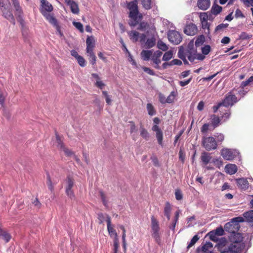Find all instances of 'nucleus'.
<instances>
[{
	"label": "nucleus",
	"mask_w": 253,
	"mask_h": 253,
	"mask_svg": "<svg viewBox=\"0 0 253 253\" xmlns=\"http://www.w3.org/2000/svg\"><path fill=\"white\" fill-rule=\"evenodd\" d=\"M102 94L104 95V96L105 98V100L108 105H110L112 102V100L111 99L109 95L108 94V92L107 91H102Z\"/></svg>",
	"instance_id": "54"
},
{
	"label": "nucleus",
	"mask_w": 253,
	"mask_h": 253,
	"mask_svg": "<svg viewBox=\"0 0 253 253\" xmlns=\"http://www.w3.org/2000/svg\"><path fill=\"white\" fill-rule=\"evenodd\" d=\"M191 80H192V78H189V79H188L186 81H179V84L181 86L183 87V86H185V85H187L188 84H189L190 83V82L191 81Z\"/></svg>",
	"instance_id": "63"
},
{
	"label": "nucleus",
	"mask_w": 253,
	"mask_h": 253,
	"mask_svg": "<svg viewBox=\"0 0 253 253\" xmlns=\"http://www.w3.org/2000/svg\"><path fill=\"white\" fill-rule=\"evenodd\" d=\"M175 96L176 94L175 92L172 91L167 98V102L168 103H171L173 102L174 100Z\"/></svg>",
	"instance_id": "51"
},
{
	"label": "nucleus",
	"mask_w": 253,
	"mask_h": 253,
	"mask_svg": "<svg viewBox=\"0 0 253 253\" xmlns=\"http://www.w3.org/2000/svg\"><path fill=\"white\" fill-rule=\"evenodd\" d=\"M32 203L38 209H40L41 207L42 204L37 198L32 201Z\"/></svg>",
	"instance_id": "64"
},
{
	"label": "nucleus",
	"mask_w": 253,
	"mask_h": 253,
	"mask_svg": "<svg viewBox=\"0 0 253 253\" xmlns=\"http://www.w3.org/2000/svg\"><path fill=\"white\" fill-rule=\"evenodd\" d=\"M75 27L78 29L80 32H83L84 29H83V26L82 24L79 22H74L73 23Z\"/></svg>",
	"instance_id": "59"
},
{
	"label": "nucleus",
	"mask_w": 253,
	"mask_h": 253,
	"mask_svg": "<svg viewBox=\"0 0 253 253\" xmlns=\"http://www.w3.org/2000/svg\"><path fill=\"white\" fill-rule=\"evenodd\" d=\"M46 184L48 188L51 192L54 190V184L52 182L51 178L49 173H46Z\"/></svg>",
	"instance_id": "34"
},
{
	"label": "nucleus",
	"mask_w": 253,
	"mask_h": 253,
	"mask_svg": "<svg viewBox=\"0 0 253 253\" xmlns=\"http://www.w3.org/2000/svg\"><path fill=\"white\" fill-rule=\"evenodd\" d=\"M212 157L211 154L206 152H203L201 154V160L204 165H207L211 160Z\"/></svg>",
	"instance_id": "26"
},
{
	"label": "nucleus",
	"mask_w": 253,
	"mask_h": 253,
	"mask_svg": "<svg viewBox=\"0 0 253 253\" xmlns=\"http://www.w3.org/2000/svg\"><path fill=\"white\" fill-rule=\"evenodd\" d=\"M41 2L42 6L41 11L42 14L43 12L48 13L53 10L52 5L46 0H41Z\"/></svg>",
	"instance_id": "20"
},
{
	"label": "nucleus",
	"mask_w": 253,
	"mask_h": 253,
	"mask_svg": "<svg viewBox=\"0 0 253 253\" xmlns=\"http://www.w3.org/2000/svg\"><path fill=\"white\" fill-rule=\"evenodd\" d=\"M198 32L196 25L192 23L187 24L184 28V32L188 36L195 35Z\"/></svg>",
	"instance_id": "16"
},
{
	"label": "nucleus",
	"mask_w": 253,
	"mask_h": 253,
	"mask_svg": "<svg viewBox=\"0 0 253 253\" xmlns=\"http://www.w3.org/2000/svg\"><path fill=\"white\" fill-rule=\"evenodd\" d=\"M200 19L202 24V28L208 30V33H210V24L208 22V15L206 13H201L200 14Z\"/></svg>",
	"instance_id": "18"
},
{
	"label": "nucleus",
	"mask_w": 253,
	"mask_h": 253,
	"mask_svg": "<svg viewBox=\"0 0 253 253\" xmlns=\"http://www.w3.org/2000/svg\"><path fill=\"white\" fill-rule=\"evenodd\" d=\"M42 15L51 24L56 28L58 31L60 30V26L57 20L52 15L45 12H43Z\"/></svg>",
	"instance_id": "17"
},
{
	"label": "nucleus",
	"mask_w": 253,
	"mask_h": 253,
	"mask_svg": "<svg viewBox=\"0 0 253 253\" xmlns=\"http://www.w3.org/2000/svg\"><path fill=\"white\" fill-rule=\"evenodd\" d=\"M241 247L236 246L235 244H230L227 247L219 248L220 253H240L243 251L241 250Z\"/></svg>",
	"instance_id": "13"
},
{
	"label": "nucleus",
	"mask_w": 253,
	"mask_h": 253,
	"mask_svg": "<svg viewBox=\"0 0 253 253\" xmlns=\"http://www.w3.org/2000/svg\"><path fill=\"white\" fill-rule=\"evenodd\" d=\"M172 52L171 51H168L165 53L163 57V60L169 61L172 57Z\"/></svg>",
	"instance_id": "45"
},
{
	"label": "nucleus",
	"mask_w": 253,
	"mask_h": 253,
	"mask_svg": "<svg viewBox=\"0 0 253 253\" xmlns=\"http://www.w3.org/2000/svg\"><path fill=\"white\" fill-rule=\"evenodd\" d=\"M214 232L217 236H222L224 234V230L223 228L220 226L217 228L214 231Z\"/></svg>",
	"instance_id": "57"
},
{
	"label": "nucleus",
	"mask_w": 253,
	"mask_h": 253,
	"mask_svg": "<svg viewBox=\"0 0 253 253\" xmlns=\"http://www.w3.org/2000/svg\"><path fill=\"white\" fill-rule=\"evenodd\" d=\"M211 125L213 126L214 128L217 127L219 126V124L220 122V119L219 117L212 115L211 116Z\"/></svg>",
	"instance_id": "31"
},
{
	"label": "nucleus",
	"mask_w": 253,
	"mask_h": 253,
	"mask_svg": "<svg viewBox=\"0 0 253 253\" xmlns=\"http://www.w3.org/2000/svg\"><path fill=\"white\" fill-rule=\"evenodd\" d=\"M95 86H96L98 88L102 89L105 85V84H104L102 81L101 80L100 81H96L95 84Z\"/></svg>",
	"instance_id": "61"
},
{
	"label": "nucleus",
	"mask_w": 253,
	"mask_h": 253,
	"mask_svg": "<svg viewBox=\"0 0 253 253\" xmlns=\"http://www.w3.org/2000/svg\"><path fill=\"white\" fill-rule=\"evenodd\" d=\"M0 237L3 239L6 243L8 242L11 238V235L6 231H5L4 233L1 234Z\"/></svg>",
	"instance_id": "47"
},
{
	"label": "nucleus",
	"mask_w": 253,
	"mask_h": 253,
	"mask_svg": "<svg viewBox=\"0 0 253 253\" xmlns=\"http://www.w3.org/2000/svg\"><path fill=\"white\" fill-rule=\"evenodd\" d=\"M127 8L129 10L128 24L130 27H134L138 25L137 29H142V14L139 12L137 0H134L128 3Z\"/></svg>",
	"instance_id": "2"
},
{
	"label": "nucleus",
	"mask_w": 253,
	"mask_h": 253,
	"mask_svg": "<svg viewBox=\"0 0 253 253\" xmlns=\"http://www.w3.org/2000/svg\"><path fill=\"white\" fill-rule=\"evenodd\" d=\"M14 14L18 22L22 27H23L25 25V21L23 18L24 12L22 6L19 4L18 6L14 7Z\"/></svg>",
	"instance_id": "14"
},
{
	"label": "nucleus",
	"mask_w": 253,
	"mask_h": 253,
	"mask_svg": "<svg viewBox=\"0 0 253 253\" xmlns=\"http://www.w3.org/2000/svg\"><path fill=\"white\" fill-rule=\"evenodd\" d=\"M210 236V239L212 241H216L217 240V238L216 237V234H215L214 231H211L208 234Z\"/></svg>",
	"instance_id": "60"
},
{
	"label": "nucleus",
	"mask_w": 253,
	"mask_h": 253,
	"mask_svg": "<svg viewBox=\"0 0 253 253\" xmlns=\"http://www.w3.org/2000/svg\"><path fill=\"white\" fill-rule=\"evenodd\" d=\"M143 48L149 49L154 47L157 35L154 24L143 22Z\"/></svg>",
	"instance_id": "3"
},
{
	"label": "nucleus",
	"mask_w": 253,
	"mask_h": 253,
	"mask_svg": "<svg viewBox=\"0 0 253 253\" xmlns=\"http://www.w3.org/2000/svg\"><path fill=\"white\" fill-rule=\"evenodd\" d=\"M221 155L223 159L228 161H232L237 157L239 153L235 149L224 148L221 150Z\"/></svg>",
	"instance_id": "8"
},
{
	"label": "nucleus",
	"mask_w": 253,
	"mask_h": 253,
	"mask_svg": "<svg viewBox=\"0 0 253 253\" xmlns=\"http://www.w3.org/2000/svg\"><path fill=\"white\" fill-rule=\"evenodd\" d=\"M175 198L177 200H181L183 198V195L180 190L176 189L175 191Z\"/></svg>",
	"instance_id": "55"
},
{
	"label": "nucleus",
	"mask_w": 253,
	"mask_h": 253,
	"mask_svg": "<svg viewBox=\"0 0 253 253\" xmlns=\"http://www.w3.org/2000/svg\"><path fill=\"white\" fill-rule=\"evenodd\" d=\"M153 55V52L152 50H143V60H148L150 57Z\"/></svg>",
	"instance_id": "43"
},
{
	"label": "nucleus",
	"mask_w": 253,
	"mask_h": 253,
	"mask_svg": "<svg viewBox=\"0 0 253 253\" xmlns=\"http://www.w3.org/2000/svg\"><path fill=\"white\" fill-rule=\"evenodd\" d=\"M168 37L169 41L174 44H178L182 39L181 34L175 30L169 31Z\"/></svg>",
	"instance_id": "10"
},
{
	"label": "nucleus",
	"mask_w": 253,
	"mask_h": 253,
	"mask_svg": "<svg viewBox=\"0 0 253 253\" xmlns=\"http://www.w3.org/2000/svg\"><path fill=\"white\" fill-rule=\"evenodd\" d=\"M231 241L232 242L231 244H235L236 246H240L241 247V250H243L245 247V244L243 242V237L241 233L236 232L232 234Z\"/></svg>",
	"instance_id": "12"
},
{
	"label": "nucleus",
	"mask_w": 253,
	"mask_h": 253,
	"mask_svg": "<svg viewBox=\"0 0 253 253\" xmlns=\"http://www.w3.org/2000/svg\"><path fill=\"white\" fill-rule=\"evenodd\" d=\"M128 35L130 39L133 42H136L140 39V41L142 40V37L140 36V34L136 31H131L128 32Z\"/></svg>",
	"instance_id": "24"
},
{
	"label": "nucleus",
	"mask_w": 253,
	"mask_h": 253,
	"mask_svg": "<svg viewBox=\"0 0 253 253\" xmlns=\"http://www.w3.org/2000/svg\"><path fill=\"white\" fill-rule=\"evenodd\" d=\"M65 153L67 156H71L74 155V153L71 150L68 149L65 146L61 149Z\"/></svg>",
	"instance_id": "58"
},
{
	"label": "nucleus",
	"mask_w": 253,
	"mask_h": 253,
	"mask_svg": "<svg viewBox=\"0 0 253 253\" xmlns=\"http://www.w3.org/2000/svg\"><path fill=\"white\" fill-rule=\"evenodd\" d=\"M153 2L152 0H143V8L146 9H150L152 8Z\"/></svg>",
	"instance_id": "42"
},
{
	"label": "nucleus",
	"mask_w": 253,
	"mask_h": 253,
	"mask_svg": "<svg viewBox=\"0 0 253 253\" xmlns=\"http://www.w3.org/2000/svg\"><path fill=\"white\" fill-rule=\"evenodd\" d=\"M253 82V76H252L246 81H243L241 83L240 86L242 87L245 88L246 86L249 85Z\"/></svg>",
	"instance_id": "44"
},
{
	"label": "nucleus",
	"mask_w": 253,
	"mask_h": 253,
	"mask_svg": "<svg viewBox=\"0 0 253 253\" xmlns=\"http://www.w3.org/2000/svg\"><path fill=\"white\" fill-rule=\"evenodd\" d=\"M77 60L79 64L81 67H84L86 65L85 60L82 56L80 55L79 57H78V58L77 59Z\"/></svg>",
	"instance_id": "53"
},
{
	"label": "nucleus",
	"mask_w": 253,
	"mask_h": 253,
	"mask_svg": "<svg viewBox=\"0 0 253 253\" xmlns=\"http://www.w3.org/2000/svg\"><path fill=\"white\" fill-rule=\"evenodd\" d=\"M146 108L148 113L150 116H154L156 114V111L152 104L148 103Z\"/></svg>",
	"instance_id": "37"
},
{
	"label": "nucleus",
	"mask_w": 253,
	"mask_h": 253,
	"mask_svg": "<svg viewBox=\"0 0 253 253\" xmlns=\"http://www.w3.org/2000/svg\"><path fill=\"white\" fill-rule=\"evenodd\" d=\"M199 238L198 235H196L194 236V237L191 240L190 243L188 244L187 248L188 249H190L191 247H192L194 244L198 241Z\"/></svg>",
	"instance_id": "46"
},
{
	"label": "nucleus",
	"mask_w": 253,
	"mask_h": 253,
	"mask_svg": "<svg viewBox=\"0 0 253 253\" xmlns=\"http://www.w3.org/2000/svg\"><path fill=\"white\" fill-rule=\"evenodd\" d=\"M120 228L123 231V234H122V240H123V247L124 248H126V229L125 228V227L123 225H121L120 226Z\"/></svg>",
	"instance_id": "52"
},
{
	"label": "nucleus",
	"mask_w": 253,
	"mask_h": 253,
	"mask_svg": "<svg viewBox=\"0 0 253 253\" xmlns=\"http://www.w3.org/2000/svg\"><path fill=\"white\" fill-rule=\"evenodd\" d=\"M151 228H152V236L155 239V241L158 244L161 243L160 237V228L159 226V221L157 219L152 216L151 217Z\"/></svg>",
	"instance_id": "5"
},
{
	"label": "nucleus",
	"mask_w": 253,
	"mask_h": 253,
	"mask_svg": "<svg viewBox=\"0 0 253 253\" xmlns=\"http://www.w3.org/2000/svg\"><path fill=\"white\" fill-rule=\"evenodd\" d=\"M202 146L207 151L215 150L217 148V142L212 136L204 137L202 141Z\"/></svg>",
	"instance_id": "7"
},
{
	"label": "nucleus",
	"mask_w": 253,
	"mask_h": 253,
	"mask_svg": "<svg viewBox=\"0 0 253 253\" xmlns=\"http://www.w3.org/2000/svg\"><path fill=\"white\" fill-rule=\"evenodd\" d=\"M238 101L237 97L234 94L233 91L231 90L228 92L224 99L222 101L223 106L225 107H228L229 106H232L235 103Z\"/></svg>",
	"instance_id": "11"
},
{
	"label": "nucleus",
	"mask_w": 253,
	"mask_h": 253,
	"mask_svg": "<svg viewBox=\"0 0 253 253\" xmlns=\"http://www.w3.org/2000/svg\"><path fill=\"white\" fill-rule=\"evenodd\" d=\"M211 49V46L209 45H206L203 47L201 49L202 53L201 54L204 55L205 56L208 55L210 52Z\"/></svg>",
	"instance_id": "50"
},
{
	"label": "nucleus",
	"mask_w": 253,
	"mask_h": 253,
	"mask_svg": "<svg viewBox=\"0 0 253 253\" xmlns=\"http://www.w3.org/2000/svg\"><path fill=\"white\" fill-rule=\"evenodd\" d=\"M243 216L248 222H253V210L245 212Z\"/></svg>",
	"instance_id": "38"
},
{
	"label": "nucleus",
	"mask_w": 253,
	"mask_h": 253,
	"mask_svg": "<svg viewBox=\"0 0 253 253\" xmlns=\"http://www.w3.org/2000/svg\"><path fill=\"white\" fill-rule=\"evenodd\" d=\"M231 221L234 222L235 223L237 224H240V222H243L245 221L244 218L241 216H238L235 218H233Z\"/></svg>",
	"instance_id": "56"
},
{
	"label": "nucleus",
	"mask_w": 253,
	"mask_h": 253,
	"mask_svg": "<svg viewBox=\"0 0 253 253\" xmlns=\"http://www.w3.org/2000/svg\"><path fill=\"white\" fill-rule=\"evenodd\" d=\"M106 222L107 226V230L110 236H114L115 238H117V234L116 230L111 226V220L110 217L107 215L106 216Z\"/></svg>",
	"instance_id": "21"
},
{
	"label": "nucleus",
	"mask_w": 253,
	"mask_h": 253,
	"mask_svg": "<svg viewBox=\"0 0 253 253\" xmlns=\"http://www.w3.org/2000/svg\"><path fill=\"white\" fill-rule=\"evenodd\" d=\"M72 12L75 14L79 13V8L78 4L76 2H72V3L69 5Z\"/></svg>",
	"instance_id": "36"
},
{
	"label": "nucleus",
	"mask_w": 253,
	"mask_h": 253,
	"mask_svg": "<svg viewBox=\"0 0 253 253\" xmlns=\"http://www.w3.org/2000/svg\"><path fill=\"white\" fill-rule=\"evenodd\" d=\"M228 24H220L215 28V31L216 32L223 28H226L228 26Z\"/></svg>",
	"instance_id": "62"
},
{
	"label": "nucleus",
	"mask_w": 253,
	"mask_h": 253,
	"mask_svg": "<svg viewBox=\"0 0 253 253\" xmlns=\"http://www.w3.org/2000/svg\"><path fill=\"white\" fill-rule=\"evenodd\" d=\"M0 8L2 16L13 25L15 24V19L12 14L8 0H0Z\"/></svg>",
	"instance_id": "4"
},
{
	"label": "nucleus",
	"mask_w": 253,
	"mask_h": 253,
	"mask_svg": "<svg viewBox=\"0 0 253 253\" xmlns=\"http://www.w3.org/2000/svg\"><path fill=\"white\" fill-rule=\"evenodd\" d=\"M163 53L160 50H157L154 52L152 56V60L157 65H159L161 63L160 57H161Z\"/></svg>",
	"instance_id": "27"
},
{
	"label": "nucleus",
	"mask_w": 253,
	"mask_h": 253,
	"mask_svg": "<svg viewBox=\"0 0 253 253\" xmlns=\"http://www.w3.org/2000/svg\"><path fill=\"white\" fill-rule=\"evenodd\" d=\"M222 10V7L218 5H213L211 9V13L214 15H217Z\"/></svg>",
	"instance_id": "41"
},
{
	"label": "nucleus",
	"mask_w": 253,
	"mask_h": 253,
	"mask_svg": "<svg viewBox=\"0 0 253 253\" xmlns=\"http://www.w3.org/2000/svg\"><path fill=\"white\" fill-rule=\"evenodd\" d=\"M86 51H93L95 47V41L92 36L88 37L86 41Z\"/></svg>",
	"instance_id": "22"
},
{
	"label": "nucleus",
	"mask_w": 253,
	"mask_h": 253,
	"mask_svg": "<svg viewBox=\"0 0 253 253\" xmlns=\"http://www.w3.org/2000/svg\"><path fill=\"white\" fill-rule=\"evenodd\" d=\"M240 228V224H237L232 221L226 223L224 225V230L231 234L238 232Z\"/></svg>",
	"instance_id": "15"
},
{
	"label": "nucleus",
	"mask_w": 253,
	"mask_h": 253,
	"mask_svg": "<svg viewBox=\"0 0 253 253\" xmlns=\"http://www.w3.org/2000/svg\"><path fill=\"white\" fill-rule=\"evenodd\" d=\"M87 56L88 57V59L89 60L90 63L94 65L96 63V57L93 52V51H87L86 52Z\"/></svg>",
	"instance_id": "32"
},
{
	"label": "nucleus",
	"mask_w": 253,
	"mask_h": 253,
	"mask_svg": "<svg viewBox=\"0 0 253 253\" xmlns=\"http://www.w3.org/2000/svg\"><path fill=\"white\" fill-rule=\"evenodd\" d=\"M56 142L57 143V147L60 149L61 150L65 147V145L63 141H62L60 137L57 133H56Z\"/></svg>",
	"instance_id": "40"
},
{
	"label": "nucleus",
	"mask_w": 253,
	"mask_h": 253,
	"mask_svg": "<svg viewBox=\"0 0 253 253\" xmlns=\"http://www.w3.org/2000/svg\"><path fill=\"white\" fill-rule=\"evenodd\" d=\"M99 193L100 196L101 197L103 204L104 205V206L107 207L108 201L106 200V196H105V194L102 190H100L99 191Z\"/></svg>",
	"instance_id": "49"
},
{
	"label": "nucleus",
	"mask_w": 253,
	"mask_h": 253,
	"mask_svg": "<svg viewBox=\"0 0 253 253\" xmlns=\"http://www.w3.org/2000/svg\"><path fill=\"white\" fill-rule=\"evenodd\" d=\"M225 170L226 173L232 175L237 171L238 168L236 165L229 164L226 165Z\"/></svg>",
	"instance_id": "25"
},
{
	"label": "nucleus",
	"mask_w": 253,
	"mask_h": 253,
	"mask_svg": "<svg viewBox=\"0 0 253 253\" xmlns=\"http://www.w3.org/2000/svg\"><path fill=\"white\" fill-rule=\"evenodd\" d=\"M6 96V93L0 89V109L4 107V101Z\"/></svg>",
	"instance_id": "39"
},
{
	"label": "nucleus",
	"mask_w": 253,
	"mask_h": 253,
	"mask_svg": "<svg viewBox=\"0 0 253 253\" xmlns=\"http://www.w3.org/2000/svg\"><path fill=\"white\" fill-rule=\"evenodd\" d=\"M232 91H237V93L241 96V97H244L248 93V91L246 90L244 87H242L241 86L238 88L234 87L232 90Z\"/></svg>",
	"instance_id": "33"
},
{
	"label": "nucleus",
	"mask_w": 253,
	"mask_h": 253,
	"mask_svg": "<svg viewBox=\"0 0 253 253\" xmlns=\"http://www.w3.org/2000/svg\"><path fill=\"white\" fill-rule=\"evenodd\" d=\"M75 184L74 178L68 176L66 179L65 192L66 195L71 199H73L75 198V194L72 189Z\"/></svg>",
	"instance_id": "9"
},
{
	"label": "nucleus",
	"mask_w": 253,
	"mask_h": 253,
	"mask_svg": "<svg viewBox=\"0 0 253 253\" xmlns=\"http://www.w3.org/2000/svg\"><path fill=\"white\" fill-rule=\"evenodd\" d=\"M211 4L210 0H198L197 5L198 7L203 10H206L208 9Z\"/></svg>",
	"instance_id": "23"
},
{
	"label": "nucleus",
	"mask_w": 253,
	"mask_h": 253,
	"mask_svg": "<svg viewBox=\"0 0 253 253\" xmlns=\"http://www.w3.org/2000/svg\"><path fill=\"white\" fill-rule=\"evenodd\" d=\"M171 211V207L170 204L168 202H166L164 208V214L167 217L168 220L170 219Z\"/></svg>",
	"instance_id": "30"
},
{
	"label": "nucleus",
	"mask_w": 253,
	"mask_h": 253,
	"mask_svg": "<svg viewBox=\"0 0 253 253\" xmlns=\"http://www.w3.org/2000/svg\"><path fill=\"white\" fill-rule=\"evenodd\" d=\"M180 210H177L175 211L174 213V219H173L172 223L171 225L169 226V228L171 229L172 230H174L175 227V225L176 224V223L178 220L179 217V214H180Z\"/></svg>",
	"instance_id": "29"
},
{
	"label": "nucleus",
	"mask_w": 253,
	"mask_h": 253,
	"mask_svg": "<svg viewBox=\"0 0 253 253\" xmlns=\"http://www.w3.org/2000/svg\"><path fill=\"white\" fill-rule=\"evenodd\" d=\"M155 125L152 127V130L156 132V137L158 144L161 146H163V132L161 128L158 125L160 123V120L158 117H155L153 119Z\"/></svg>",
	"instance_id": "6"
},
{
	"label": "nucleus",
	"mask_w": 253,
	"mask_h": 253,
	"mask_svg": "<svg viewBox=\"0 0 253 253\" xmlns=\"http://www.w3.org/2000/svg\"><path fill=\"white\" fill-rule=\"evenodd\" d=\"M236 181L238 188L242 190H245L249 187V183L246 178H240L236 179Z\"/></svg>",
	"instance_id": "19"
},
{
	"label": "nucleus",
	"mask_w": 253,
	"mask_h": 253,
	"mask_svg": "<svg viewBox=\"0 0 253 253\" xmlns=\"http://www.w3.org/2000/svg\"><path fill=\"white\" fill-rule=\"evenodd\" d=\"M205 41V38L204 35H200L196 38L195 44L196 47L202 45Z\"/></svg>",
	"instance_id": "35"
},
{
	"label": "nucleus",
	"mask_w": 253,
	"mask_h": 253,
	"mask_svg": "<svg viewBox=\"0 0 253 253\" xmlns=\"http://www.w3.org/2000/svg\"><path fill=\"white\" fill-rule=\"evenodd\" d=\"M212 247L213 244L210 242H208L202 247L201 250L204 253H213L212 251L210 250Z\"/></svg>",
	"instance_id": "28"
},
{
	"label": "nucleus",
	"mask_w": 253,
	"mask_h": 253,
	"mask_svg": "<svg viewBox=\"0 0 253 253\" xmlns=\"http://www.w3.org/2000/svg\"><path fill=\"white\" fill-rule=\"evenodd\" d=\"M157 47L163 51H166L168 49L167 45L162 41H159L157 43Z\"/></svg>",
	"instance_id": "48"
},
{
	"label": "nucleus",
	"mask_w": 253,
	"mask_h": 253,
	"mask_svg": "<svg viewBox=\"0 0 253 253\" xmlns=\"http://www.w3.org/2000/svg\"><path fill=\"white\" fill-rule=\"evenodd\" d=\"M178 56L182 59L185 65H188V60L191 62H194L195 59L202 61L205 58V56L201 53H197V49L194 48V41H191L186 48L180 46L178 51Z\"/></svg>",
	"instance_id": "1"
}]
</instances>
